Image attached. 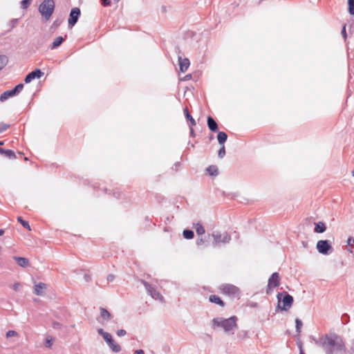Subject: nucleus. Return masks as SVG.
<instances>
[{
  "label": "nucleus",
  "instance_id": "obj_1",
  "mask_svg": "<svg viewBox=\"0 0 354 354\" xmlns=\"http://www.w3.org/2000/svg\"><path fill=\"white\" fill-rule=\"evenodd\" d=\"M326 354H346V347L342 337L335 333L325 335L316 341Z\"/></svg>",
  "mask_w": 354,
  "mask_h": 354
},
{
  "label": "nucleus",
  "instance_id": "obj_2",
  "mask_svg": "<svg viewBox=\"0 0 354 354\" xmlns=\"http://www.w3.org/2000/svg\"><path fill=\"white\" fill-rule=\"evenodd\" d=\"M238 318L236 316L233 315L230 318L225 319L223 317H216L212 320V328H223L225 333H234V330L238 328L237 322Z\"/></svg>",
  "mask_w": 354,
  "mask_h": 354
},
{
  "label": "nucleus",
  "instance_id": "obj_3",
  "mask_svg": "<svg viewBox=\"0 0 354 354\" xmlns=\"http://www.w3.org/2000/svg\"><path fill=\"white\" fill-rule=\"evenodd\" d=\"M277 298L278 299L277 307L281 310H288L292 306L294 301L293 297L285 291L279 292Z\"/></svg>",
  "mask_w": 354,
  "mask_h": 354
},
{
  "label": "nucleus",
  "instance_id": "obj_4",
  "mask_svg": "<svg viewBox=\"0 0 354 354\" xmlns=\"http://www.w3.org/2000/svg\"><path fill=\"white\" fill-rule=\"evenodd\" d=\"M54 10V0H44L39 6V12L46 20H48L50 18Z\"/></svg>",
  "mask_w": 354,
  "mask_h": 354
},
{
  "label": "nucleus",
  "instance_id": "obj_5",
  "mask_svg": "<svg viewBox=\"0 0 354 354\" xmlns=\"http://www.w3.org/2000/svg\"><path fill=\"white\" fill-rule=\"evenodd\" d=\"M219 289L223 294L228 295L232 298L239 297L240 295V290L239 288L232 284H222L219 287Z\"/></svg>",
  "mask_w": 354,
  "mask_h": 354
},
{
  "label": "nucleus",
  "instance_id": "obj_6",
  "mask_svg": "<svg viewBox=\"0 0 354 354\" xmlns=\"http://www.w3.org/2000/svg\"><path fill=\"white\" fill-rule=\"evenodd\" d=\"M317 251L324 255H327L331 253L333 250V248L331 245V243L329 240H319L317 243L316 245Z\"/></svg>",
  "mask_w": 354,
  "mask_h": 354
},
{
  "label": "nucleus",
  "instance_id": "obj_7",
  "mask_svg": "<svg viewBox=\"0 0 354 354\" xmlns=\"http://www.w3.org/2000/svg\"><path fill=\"white\" fill-rule=\"evenodd\" d=\"M140 282L145 286L147 293L153 299H160V300H162L163 299V297L160 295V293L159 292H158L156 290V288L152 285H151L149 283H148L147 281H145L143 279H141Z\"/></svg>",
  "mask_w": 354,
  "mask_h": 354
},
{
  "label": "nucleus",
  "instance_id": "obj_8",
  "mask_svg": "<svg viewBox=\"0 0 354 354\" xmlns=\"http://www.w3.org/2000/svg\"><path fill=\"white\" fill-rule=\"evenodd\" d=\"M280 285V277L278 272H273L268 279L266 293L269 295L270 291Z\"/></svg>",
  "mask_w": 354,
  "mask_h": 354
},
{
  "label": "nucleus",
  "instance_id": "obj_9",
  "mask_svg": "<svg viewBox=\"0 0 354 354\" xmlns=\"http://www.w3.org/2000/svg\"><path fill=\"white\" fill-rule=\"evenodd\" d=\"M214 239V245H218L219 243H228L231 241V236L227 233L221 234L218 232L212 234Z\"/></svg>",
  "mask_w": 354,
  "mask_h": 354
},
{
  "label": "nucleus",
  "instance_id": "obj_10",
  "mask_svg": "<svg viewBox=\"0 0 354 354\" xmlns=\"http://www.w3.org/2000/svg\"><path fill=\"white\" fill-rule=\"evenodd\" d=\"M81 15L80 9L78 8H73L71 9L69 18H68V26L70 28L73 27L78 21V19Z\"/></svg>",
  "mask_w": 354,
  "mask_h": 354
},
{
  "label": "nucleus",
  "instance_id": "obj_11",
  "mask_svg": "<svg viewBox=\"0 0 354 354\" xmlns=\"http://www.w3.org/2000/svg\"><path fill=\"white\" fill-rule=\"evenodd\" d=\"M104 339L107 343L109 348L111 349L113 352L119 353L121 351V346L114 342L110 333L106 335L105 337H104Z\"/></svg>",
  "mask_w": 354,
  "mask_h": 354
},
{
  "label": "nucleus",
  "instance_id": "obj_12",
  "mask_svg": "<svg viewBox=\"0 0 354 354\" xmlns=\"http://www.w3.org/2000/svg\"><path fill=\"white\" fill-rule=\"evenodd\" d=\"M43 75L44 73L40 69H35L26 76L24 82L26 84H28L35 78H40Z\"/></svg>",
  "mask_w": 354,
  "mask_h": 354
},
{
  "label": "nucleus",
  "instance_id": "obj_13",
  "mask_svg": "<svg viewBox=\"0 0 354 354\" xmlns=\"http://www.w3.org/2000/svg\"><path fill=\"white\" fill-rule=\"evenodd\" d=\"M178 59L180 71L182 73L186 72L190 65L189 59L185 57L183 58L181 55H178Z\"/></svg>",
  "mask_w": 354,
  "mask_h": 354
},
{
  "label": "nucleus",
  "instance_id": "obj_14",
  "mask_svg": "<svg viewBox=\"0 0 354 354\" xmlns=\"http://www.w3.org/2000/svg\"><path fill=\"white\" fill-rule=\"evenodd\" d=\"M47 285L45 283L39 282L34 286V294L38 296L44 295V290L46 289Z\"/></svg>",
  "mask_w": 354,
  "mask_h": 354
},
{
  "label": "nucleus",
  "instance_id": "obj_15",
  "mask_svg": "<svg viewBox=\"0 0 354 354\" xmlns=\"http://www.w3.org/2000/svg\"><path fill=\"white\" fill-rule=\"evenodd\" d=\"M207 124L209 129L212 132H216L218 130V124L216 120L212 117L208 116L207 118Z\"/></svg>",
  "mask_w": 354,
  "mask_h": 354
},
{
  "label": "nucleus",
  "instance_id": "obj_16",
  "mask_svg": "<svg viewBox=\"0 0 354 354\" xmlns=\"http://www.w3.org/2000/svg\"><path fill=\"white\" fill-rule=\"evenodd\" d=\"M15 95H17V93H16V91H15L14 88H12L11 90L6 91L0 95V101L4 102L6 100H8V98L12 97Z\"/></svg>",
  "mask_w": 354,
  "mask_h": 354
},
{
  "label": "nucleus",
  "instance_id": "obj_17",
  "mask_svg": "<svg viewBox=\"0 0 354 354\" xmlns=\"http://www.w3.org/2000/svg\"><path fill=\"white\" fill-rule=\"evenodd\" d=\"M183 112L185 114V117L188 123L189 126H195L196 124L195 120L193 118L192 115L190 114L187 107L183 109Z\"/></svg>",
  "mask_w": 354,
  "mask_h": 354
},
{
  "label": "nucleus",
  "instance_id": "obj_18",
  "mask_svg": "<svg viewBox=\"0 0 354 354\" xmlns=\"http://www.w3.org/2000/svg\"><path fill=\"white\" fill-rule=\"evenodd\" d=\"M13 259L20 267L26 268L29 266V260L25 257L15 256Z\"/></svg>",
  "mask_w": 354,
  "mask_h": 354
},
{
  "label": "nucleus",
  "instance_id": "obj_19",
  "mask_svg": "<svg viewBox=\"0 0 354 354\" xmlns=\"http://www.w3.org/2000/svg\"><path fill=\"white\" fill-rule=\"evenodd\" d=\"M326 226L324 222L319 221L315 223L314 232L318 234L323 233L326 231Z\"/></svg>",
  "mask_w": 354,
  "mask_h": 354
},
{
  "label": "nucleus",
  "instance_id": "obj_20",
  "mask_svg": "<svg viewBox=\"0 0 354 354\" xmlns=\"http://www.w3.org/2000/svg\"><path fill=\"white\" fill-rule=\"evenodd\" d=\"M0 153L2 155H4L6 157L8 158L9 159H15L16 158V155L14 152V151L11 149H5L0 147Z\"/></svg>",
  "mask_w": 354,
  "mask_h": 354
},
{
  "label": "nucleus",
  "instance_id": "obj_21",
  "mask_svg": "<svg viewBox=\"0 0 354 354\" xmlns=\"http://www.w3.org/2000/svg\"><path fill=\"white\" fill-rule=\"evenodd\" d=\"M209 301L212 303L218 304L221 307H223L225 306L224 301L218 296L216 295H211L209 297Z\"/></svg>",
  "mask_w": 354,
  "mask_h": 354
},
{
  "label": "nucleus",
  "instance_id": "obj_22",
  "mask_svg": "<svg viewBox=\"0 0 354 354\" xmlns=\"http://www.w3.org/2000/svg\"><path fill=\"white\" fill-rule=\"evenodd\" d=\"M64 39H65V38L62 37V36H59V37H56L54 39V41L52 43V44L50 45V48L52 49V50L55 49V48H57V47H59L63 43Z\"/></svg>",
  "mask_w": 354,
  "mask_h": 354
},
{
  "label": "nucleus",
  "instance_id": "obj_23",
  "mask_svg": "<svg viewBox=\"0 0 354 354\" xmlns=\"http://www.w3.org/2000/svg\"><path fill=\"white\" fill-rule=\"evenodd\" d=\"M227 139V135L223 131H219L217 135V140L221 145H224V143Z\"/></svg>",
  "mask_w": 354,
  "mask_h": 354
},
{
  "label": "nucleus",
  "instance_id": "obj_24",
  "mask_svg": "<svg viewBox=\"0 0 354 354\" xmlns=\"http://www.w3.org/2000/svg\"><path fill=\"white\" fill-rule=\"evenodd\" d=\"M100 316L103 319L106 320V321L111 319V315L106 308H104L103 307H100Z\"/></svg>",
  "mask_w": 354,
  "mask_h": 354
},
{
  "label": "nucleus",
  "instance_id": "obj_25",
  "mask_svg": "<svg viewBox=\"0 0 354 354\" xmlns=\"http://www.w3.org/2000/svg\"><path fill=\"white\" fill-rule=\"evenodd\" d=\"M206 170L209 176H216L218 174V167L216 165H210Z\"/></svg>",
  "mask_w": 354,
  "mask_h": 354
},
{
  "label": "nucleus",
  "instance_id": "obj_26",
  "mask_svg": "<svg viewBox=\"0 0 354 354\" xmlns=\"http://www.w3.org/2000/svg\"><path fill=\"white\" fill-rule=\"evenodd\" d=\"M106 193H108L109 194H112L115 198H121L122 196V193L119 190V189L116 188L113 190H109V192H108V189H105Z\"/></svg>",
  "mask_w": 354,
  "mask_h": 354
},
{
  "label": "nucleus",
  "instance_id": "obj_27",
  "mask_svg": "<svg viewBox=\"0 0 354 354\" xmlns=\"http://www.w3.org/2000/svg\"><path fill=\"white\" fill-rule=\"evenodd\" d=\"M195 230H196V234L198 236H202L205 232L204 227L200 223H196V227H195Z\"/></svg>",
  "mask_w": 354,
  "mask_h": 354
},
{
  "label": "nucleus",
  "instance_id": "obj_28",
  "mask_svg": "<svg viewBox=\"0 0 354 354\" xmlns=\"http://www.w3.org/2000/svg\"><path fill=\"white\" fill-rule=\"evenodd\" d=\"M8 62V58L5 55H0V70L3 68Z\"/></svg>",
  "mask_w": 354,
  "mask_h": 354
},
{
  "label": "nucleus",
  "instance_id": "obj_29",
  "mask_svg": "<svg viewBox=\"0 0 354 354\" xmlns=\"http://www.w3.org/2000/svg\"><path fill=\"white\" fill-rule=\"evenodd\" d=\"M183 235L186 239H192L194 236V233L191 230H183Z\"/></svg>",
  "mask_w": 354,
  "mask_h": 354
},
{
  "label": "nucleus",
  "instance_id": "obj_30",
  "mask_svg": "<svg viewBox=\"0 0 354 354\" xmlns=\"http://www.w3.org/2000/svg\"><path fill=\"white\" fill-rule=\"evenodd\" d=\"M17 221H18V222H19V223L22 225V226H23L24 228L27 229V230H29V231H30V230H31V228H30V225H29L28 222V221H24V220L22 218V217H21V216H18V217H17Z\"/></svg>",
  "mask_w": 354,
  "mask_h": 354
},
{
  "label": "nucleus",
  "instance_id": "obj_31",
  "mask_svg": "<svg viewBox=\"0 0 354 354\" xmlns=\"http://www.w3.org/2000/svg\"><path fill=\"white\" fill-rule=\"evenodd\" d=\"M348 12L351 15H354V0H348Z\"/></svg>",
  "mask_w": 354,
  "mask_h": 354
},
{
  "label": "nucleus",
  "instance_id": "obj_32",
  "mask_svg": "<svg viewBox=\"0 0 354 354\" xmlns=\"http://www.w3.org/2000/svg\"><path fill=\"white\" fill-rule=\"evenodd\" d=\"M295 327H296V332L299 334L301 333V328L302 327L303 323L301 319L299 318H297L295 319Z\"/></svg>",
  "mask_w": 354,
  "mask_h": 354
},
{
  "label": "nucleus",
  "instance_id": "obj_33",
  "mask_svg": "<svg viewBox=\"0 0 354 354\" xmlns=\"http://www.w3.org/2000/svg\"><path fill=\"white\" fill-rule=\"evenodd\" d=\"M32 0H22L21 1V8L22 9H27L31 4Z\"/></svg>",
  "mask_w": 354,
  "mask_h": 354
},
{
  "label": "nucleus",
  "instance_id": "obj_34",
  "mask_svg": "<svg viewBox=\"0 0 354 354\" xmlns=\"http://www.w3.org/2000/svg\"><path fill=\"white\" fill-rule=\"evenodd\" d=\"M237 337L241 339H244L248 336V332L246 330H241L236 335Z\"/></svg>",
  "mask_w": 354,
  "mask_h": 354
},
{
  "label": "nucleus",
  "instance_id": "obj_35",
  "mask_svg": "<svg viewBox=\"0 0 354 354\" xmlns=\"http://www.w3.org/2000/svg\"><path fill=\"white\" fill-rule=\"evenodd\" d=\"M225 155V146L222 145V147L220 148V149L218 151V156L220 158H223Z\"/></svg>",
  "mask_w": 354,
  "mask_h": 354
},
{
  "label": "nucleus",
  "instance_id": "obj_36",
  "mask_svg": "<svg viewBox=\"0 0 354 354\" xmlns=\"http://www.w3.org/2000/svg\"><path fill=\"white\" fill-rule=\"evenodd\" d=\"M10 127V124H5L3 122L0 123V133L6 131Z\"/></svg>",
  "mask_w": 354,
  "mask_h": 354
},
{
  "label": "nucleus",
  "instance_id": "obj_37",
  "mask_svg": "<svg viewBox=\"0 0 354 354\" xmlns=\"http://www.w3.org/2000/svg\"><path fill=\"white\" fill-rule=\"evenodd\" d=\"M24 86V84H19L17 86H15V87L13 88L15 89V91H16V93L18 95L23 90Z\"/></svg>",
  "mask_w": 354,
  "mask_h": 354
},
{
  "label": "nucleus",
  "instance_id": "obj_38",
  "mask_svg": "<svg viewBox=\"0 0 354 354\" xmlns=\"http://www.w3.org/2000/svg\"><path fill=\"white\" fill-rule=\"evenodd\" d=\"M18 21L19 20L17 19H12V20H10V21L9 23L10 28H15L17 26V24H18Z\"/></svg>",
  "mask_w": 354,
  "mask_h": 354
},
{
  "label": "nucleus",
  "instance_id": "obj_39",
  "mask_svg": "<svg viewBox=\"0 0 354 354\" xmlns=\"http://www.w3.org/2000/svg\"><path fill=\"white\" fill-rule=\"evenodd\" d=\"M17 335V333L15 331V330H8L7 333H6V337L7 338H9V337H13V336H15Z\"/></svg>",
  "mask_w": 354,
  "mask_h": 354
},
{
  "label": "nucleus",
  "instance_id": "obj_40",
  "mask_svg": "<svg viewBox=\"0 0 354 354\" xmlns=\"http://www.w3.org/2000/svg\"><path fill=\"white\" fill-rule=\"evenodd\" d=\"M62 21L59 19H56L55 21H54V22L53 23V25L51 26L52 28H57V27H59L61 24Z\"/></svg>",
  "mask_w": 354,
  "mask_h": 354
},
{
  "label": "nucleus",
  "instance_id": "obj_41",
  "mask_svg": "<svg viewBox=\"0 0 354 354\" xmlns=\"http://www.w3.org/2000/svg\"><path fill=\"white\" fill-rule=\"evenodd\" d=\"M341 34L342 35V37H344V39H346L347 38V34H346V24H344L342 27V32H341Z\"/></svg>",
  "mask_w": 354,
  "mask_h": 354
},
{
  "label": "nucleus",
  "instance_id": "obj_42",
  "mask_svg": "<svg viewBox=\"0 0 354 354\" xmlns=\"http://www.w3.org/2000/svg\"><path fill=\"white\" fill-rule=\"evenodd\" d=\"M127 334V331L124 329H120L117 331V335L119 336V337H122V336H124Z\"/></svg>",
  "mask_w": 354,
  "mask_h": 354
},
{
  "label": "nucleus",
  "instance_id": "obj_43",
  "mask_svg": "<svg viewBox=\"0 0 354 354\" xmlns=\"http://www.w3.org/2000/svg\"><path fill=\"white\" fill-rule=\"evenodd\" d=\"M97 333L99 335H102L104 338L106 335H107L109 333L105 332L102 328L97 329Z\"/></svg>",
  "mask_w": 354,
  "mask_h": 354
},
{
  "label": "nucleus",
  "instance_id": "obj_44",
  "mask_svg": "<svg viewBox=\"0 0 354 354\" xmlns=\"http://www.w3.org/2000/svg\"><path fill=\"white\" fill-rule=\"evenodd\" d=\"M205 243V240L203 239V237H198L196 240V245H201Z\"/></svg>",
  "mask_w": 354,
  "mask_h": 354
},
{
  "label": "nucleus",
  "instance_id": "obj_45",
  "mask_svg": "<svg viewBox=\"0 0 354 354\" xmlns=\"http://www.w3.org/2000/svg\"><path fill=\"white\" fill-rule=\"evenodd\" d=\"M115 277L114 274H109L107 277H106V280L107 281L109 282H111L113 281L114 279H115Z\"/></svg>",
  "mask_w": 354,
  "mask_h": 354
},
{
  "label": "nucleus",
  "instance_id": "obj_46",
  "mask_svg": "<svg viewBox=\"0 0 354 354\" xmlns=\"http://www.w3.org/2000/svg\"><path fill=\"white\" fill-rule=\"evenodd\" d=\"M44 345L47 348H50L52 346V339H46Z\"/></svg>",
  "mask_w": 354,
  "mask_h": 354
},
{
  "label": "nucleus",
  "instance_id": "obj_47",
  "mask_svg": "<svg viewBox=\"0 0 354 354\" xmlns=\"http://www.w3.org/2000/svg\"><path fill=\"white\" fill-rule=\"evenodd\" d=\"M111 0H102V5L104 7L109 6L111 5Z\"/></svg>",
  "mask_w": 354,
  "mask_h": 354
},
{
  "label": "nucleus",
  "instance_id": "obj_48",
  "mask_svg": "<svg viewBox=\"0 0 354 354\" xmlns=\"http://www.w3.org/2000/svg\"><path fill=\"white\" fill-rule=\"evenodd\" d=\"M53 327L54 328H61L62 327V324L59 323V322H54L53 323Z\"/></svg>",
  "mask_w": 354,
  "mask_h": 354
},
{
  "label": "nucleus",
  "instance_id": "obj_49",
  "mask_svg": "<svg viewBox=\"0 0 354 354\" xmlns=\"http://www.w3.org/2000/svg\"><path fill=\"white\" fill-rule=\"evenodd\" d=\"M193 127L194 126H189V130H190V136L192 137V138H194L196 134H195V132H194V130L193 129Z\"/></svg>",
  "mask_w": 354,
  "mask_h": 354
},
{
  "label": "nucleus",
  "instance_id": "obj_50",
  "mask_svg": "<svg viewBox=\"0 0 354 354\" xmlns=\"http://www.w3.org/2000/svg\"><path fill=\"white\" fill-rule=\"evenodd\" d=\"M348 245L352 246L354 245V239L352 237H349L347 240Z\"/></svg>",
  "mask_w": 354,
  "mask_h": 354
},
{
  "label": "nucleus",
  "instance_id": "obj_51",
  "mask_svg": "<svg viewBox=\"0 0 354 354\" xmlns=\"http://www.w3.org/2000/svg\"><path fill=\"white\" fill-rule=\"evenodd\" d=\"M192 75L191 74L186 75L183 78H182L183 81H187L192 78Z\"/></svg>",
  "mask_w": 354,
  "mask_h": 354
},
{
  "label": "nucleus",
  "instance_id": "obj_52",
  "mask_svg": "<svg viewBox=\"0 0 354 354\" xmlns=\"http://www.w3.org/2000/svg\"><path fill=\"white\" fill-rule=\"evenodd\" d=\"M134 354H145V352L142 349L136 350Z\"/></svg>",
  "mask_w": 354,
  "mask_h": 354
},
{
  "label": "nucleus",
  "instance_id": "obj_53",
  "mask_svg": "<svg viewBox=\"0 0 354 354\" xmlns=\"http://www.w3.org/2000/svg\"><path fill=\"white\" fill-rule=\"evenodd\" d=\"M85 280L86 281H89L91 280V277L90 275L87 274H85L84 276Z\"/></svg>",
  "mask_w": 354,
  "mask_h": 354
},
{
  "label": "nucleus",
  "instance_id": "obj_54",
  "mask_svg": "<svg viewBox=\"0 0 354 354\" xmlns=\"http://www.w3.org/2000/svg\"><path fill=\"white\" fill-rule=\"evenodd\" d=\"M19 283H14V285H13V289H14L15 290H18V288H19Z\"/></svg>",
  "mask_w": 354,
  "mask_h": 354
},
{
  "label": "nucleus",
  "instance_id": "obj_55",
  "mask_svg": "<svg viewBox=\"0 0 354 354\" xmlns=\"http://www.w3.org/2000/svg\"><path fill=\"white\" fill-rule=\"evenodd\" d=\"M349 353L350 354H354V344L351 346Z\"/></svg>",
  "mask_w": 354,
  "mask_h": 354
},
{
  "label": "nucleus",
  "instance_id": "obj_56",
  "mask_svg": "<svg viewBox=\"0 0 354 354\" xmlns=\"http://www.w3.org/2000/svg\"><path fill=\"white\" fill-rule=\"evenodd\" d=\"M161 10L162 12H165L167 11V8L165 6H162Z\"/></svg>",
  "mask_w": 354,
  "mask_h": 354
},
{
  "label": "nucleus",
  "instance_id": "obj_57",
  "mask_svg": "<svg viewBox=\"0 0 354 354\" xmlns=\"http://www.w3.org/2000/svg\"><path fill=\"white\" fill-rule=\"evenodd\" d=\"M4 230L0 229V236H2L4 234Z\"/></svg>",
  "mask_w": 354,
  "mask_h": 354
},
{
  "label": "nucleus",
  "instance_id": "obj_58",
  "mask_svg": "<svg viewBox=\"0 0 354 354\" xmlns=\"http://www.w3.org/2000/svg\"><path fill=\"white\" fill-rule=\"evenodd\" d=\"M299 354H305V353H304V351H303V350H302L301 348L300 349V353H299Z\"/></svg>",
  "mask_w": 354,
  "mask_h": 354
},
{
  "label": "nucleus",
  "instance_id": "obj_59",
  "mask_svg": "<svg viewBox=\"0 0 354 354\" xmlns=\"http://www.w3.org/2000/svg\"><path fill=\"white\" fill-rule=\"evenodd\" d=\"M3 144V141H0V145H2Z\"/></svg>",
  "mask_w": 354,
  "mask_h": 354
},
{
  "label": "nucleus",
  "instance_id": "obj_60",
  "mask_svg": "<svg viewBox=\"0 0 354 354\" xmlns=\"http://www.w3.org/2000/svg\"><path fill=\"white\" fill-rule=\"evenodd\" d=\"M352 174H353V176H354V169H353V171H352Z\"/></svg>",
  "mask_w": 354,
  "mask_h": 354
},
{
  "label": "nucleus",
  "instance_id": "obj_61",
  "mask_svg": "<svg viewBox=\"0 0 354 354\" xmlns=\"http://www.w3.org/2000/svg\"><path fill=\"white\" fill-rule=\"evenodd\" d=\"M115 2H118L120 0H114Z\"/></svg>",
  "mask_w": 354,
  "mask_h": 354
}]
</instances>
